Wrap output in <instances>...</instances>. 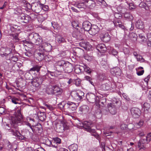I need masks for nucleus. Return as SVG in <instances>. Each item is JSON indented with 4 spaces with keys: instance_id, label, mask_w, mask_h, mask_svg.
I'll use <instances>...</instances> for the list:
<instances>
[{
    "instance_id": "49",
    "label": "nucleus",
    "mask_w": 151,
    "mask_h": 151,
    "mask_svg": "<svg viewBox=\"0 0 151 151\" xmlns=\"http://www.w3.org/2000/svg\"><path fill=\"white\" fill-rule=\"evenodd\" d=\"M72 25L74 28H76L77 27H79V25L78 22L76 21H73L72 22Z\"/></svg>"
},
{
    "instance_id": "23",
    "label": "nucleus",
    "mask_w": 151,
    "mask_h": 151,
    "mask_svg": "<svg viewBox=\"0 0 151 151\" xmlns=\"http://www.w3.org/2000/svg\"><path fill=\"white\" fill-rule=\"evenodd\" d=\"M89 108L86 105H83L80 107L79 108V111L80 114H86L88 111Z\"/></svg>"
},
{
    "instance_id": "55",
    "label": "nucleus",
    "mask_w": 151,
    "mask_h": 151,
    "mask_svg": "<svg viewBox=\"0 0 151 151\" xmlns=\"http://www.w3.org/2000/svg\"><path fill=\"white\" fill-rule=\"evenodd\" d=\"M4 149V144L3 142H0V151Z\"/></svg>"
},
{
    "instance_id": "4",
    "label": "nucleus",
    "mask_w": 151,
    "mask_h": 151,
    "mask_svg": "<svg viewBox=\"0 0 151 151\" xmlns=\"http://www.w3.org/2000/svg\"><path fill=\"white\" fill-rule=\"evenodd\" d=\"M29 38L31 40V41H25L24 42V43L28 44L33 43L36 45H39L42 42V37L37 33L33 32L30 34L29 35Z\"/></svg>"
},
{
    "instance_id": "63",
    "label": "nucleus",
    "mask_w": 151,
    "mask_h": 151,
    "mask_svg": "<svg viewBox=\"0 0 151 151\" xmlns=\"http://www.w3.org/2000/svg\"><path fill=\"white\" fill-rule=\"evenodd\" d=\"M111 53L113 55H115L117 54L118 52L115 50L113 49L111 51Z\"/></svg>"
},
{
    "instance_id": "30",
    "label": "nucleus",
    "mask_w": 151,
    "mask_h": 151,
    "mask_svg": "<svg viewBox=\"0 0 151 151\" xmlns=\"http://www.w3.org/2000/svg\"><path fill=\"white\" fill-rule=\"evenodd\" d=\"M56 40L59 43L64 42L65 41V39L63 37L60 35H58L56 36Z\"/></svg>"
},
{
    "instance_id": "34",
    "label": "nucleus",
    "mask_w": 151,
    "mask_h": 151,
    "mask_svg": "<svg viewBox=\"0 0 151 151\" xmlns=\"http://www.w3.org/2000/svg\"><path fill=\"white\" fill-rule=\"evenodd\" d=\"M49 75H50L52 76H57L58 75V72H57L56 70V71L54 72H51L47 70L46 76L47 75L48 76Z\"/></svg>"
},
{
    "instance_id": "16",
    "label": "nucleus",
    "mask_w": 151,
    "mask_h": 151,
    "mask_svg": "<svg viewBox=\"0 0 151 151\" xmlns=\"http://www.w3.org/2000/svg\"><path fill=\"white\" fill-rule=\"evenodd\" d=\"M101 40L105 42H107L110 40V36L108 32L102 33L100 36Z\"/></svg>"
},
{
    "instance_id": "40",
    "label": "nucleus",
    "mask_w": 151,
    "mask_h": 151,
    "mask_svg": "<svg viewBox=\"0 0 151 151\" xmlns=\"http://www.w3.org/2000/svg\"><path fill=\"white\" fill-rule=\"evenodd\" d=\"M22 122H21V124H22L23 125H26L27 126H28L30 127V128L32 129V130H33V128H32V126H31L30 123L27 122L26 121H24L23 120V117L22 116Z\"/></svg>"
},
{
    "instance_id": "9",
    "label": "nucleus",
    "mask_w": 151,
    "mask_h": 151,
    "mask_svg": "<svg viewBox=\"0 0 151 151\" xmlns=\"http://www.w3.org/2000/svg\"><path fill=\"white\" fill-rule=\"evenodd\" d=\"M88 100L91 103H95L96 106H98L99 104V98L96 96L95 95L93 94L90 93L89 94Z\"/></svg>"
},
{
    "instance_id": "14",
    "label": "nucleus",
    "mask_w": 151,
    "mask_h": 151,
    "mask_svg": "<svg viewBox=\"0 0 151 151\" xmlns=\"http://www.w3.org/2000/svg\"><path fill=\"white\" fill-rule=\"evenodd\" d=\"M9 47H9H7L5 49V52L3 54V55L5 57V58H6L7 56H9L12 53V48L13 49L14 48V45L13 43H12L10 45Z\"/></svg>"
},
{
    "instance_id": "46",
    "label": "nucleus",
    "mask_w": 151,
    "mask_h": 151,
    "mask_svg": "<svg viewBox=\"0 0 151 151\" xmlns=\"http://www.w3.org/2000/svg\"><path fill=\"white\" fill-rule=\"evenodd\" d=\"M128 5L129 6V9L130 10L134 9L136 7V5L133 3H129L128 4Z\"/></svg>"
},
{
    "instance_id": "59",
    "label": "nucleus",
    "mask_w": 151,
    "mask_h": 151,
    "mask_svg": "<svg viewBox=\"0 0 151 151\" xmlns=\"http://www.w3.org/2000/svg\"><path fill=\"white\" fill-rule=\"evenodd\" d=\"M123 51L124 53L126 54H129L130 52L129 49L126 48H124Z\"/></svg>"
},
{
    "instance_id": "28",
    "label": "nucleus",
    "mask_w": 151,
    "mask_h": 151,
    "mask_svg": "<svg viewBox=\"0 0 151 151\" xmlns=\"http://www.w3.org/2000/svg\"><path fill=\"white\" fill-rule=\"evenodd\" d=\"M150 108V104L147 103H145L142 106V109H143L144 112L147 113Z\"/></svg>"
},
{
    "instance_id": "5",
    "label": "nucleus",
    "mask_w": 151,
    "mask_h": 151,
    "mask_svg": "<svg viewBox=\"0 0 151 151\" xmlns=\"http://www.w3.org/2000/svg\"><path fill=\"white\" fill-rule=\"evenodd\" d=\"M66 62L64 60H61L57 62L55 64L56 70L57 72H58V75H60L62 72H63Z\"/></svg>"
},
{
    "instance_id": "32",
    "label": "nucleus",
    "mask_w": 151,
    "mask_h": 151,
    "mask_svg": "<svg viewBox=\"0 0 151 151\" xmlns=\"http://www.w3.org/2000/svg\"><path fill=\"white\" fill-rule=\"evenodd\" d=\"M78 145L75 144H72L68 147L70 151H77Z\"/></svg>"
},
{
    "instance_id": "39",
    "label": "nucleus",
    "mask_w": 151,
    "mask_h": 151,
    "mask_svg": "<svg viewBox=\"0 0 151 151\" xmlns=\"http://www.w3.org/2000/svg\"><path fill=\"white\" fill-rule=\"evenodd\" d=\"M4 144V149L9 150L12 147V145L9 141H7Z\"/></svg>"
},
{
    "instance_id": "33",
    "label": "nucleus",
    "mask_w": 151,
    "mask_h": 151,
    "mask_svg": "<svg viewBox=\"0 0 151 151\" xmlns=\"http://www.w3.org/2000/svg\"><path fill=\"white\" fill-rule=\"evenodd\" d=\"M22 66V64L19 63H17L15 64L12 67V69L15 71L18 70Z\"/></svg>"
},
{
    "instance_id": "36",
    "label": "nucleus",
    "mask_w": 151,
    "mask_h": 151,
    "mask_svg": "<svg viewBox=\"0 0 151 151\" xmlns=\"http://www.w3.org/2000/svg\"><path fill=\"white\" fill-rule=\"evenodd\" d=\"M41 11L47 12L49 9V7L48 5H46L41 3Z\"/></svg>"
},
{
    "instance_id": "20",
    "label": "nucleus",
    "mask_w": 151,
    "mask_h": 151,
    "mask_svg": "<svg viewBox=\"0 0 151 151\" xmlns=\"http://www.w3.org/2000/svg\"><path fill=\"white\" fill-rule=\"evenodd\" d=\"M111 73L112 75L118 76L120 75L121 71L119 68L116 67L111 69Z\"/></svg>"
},
{
    "instance_id": "12",
    "label": "nucleus",
    "mask_w": 151,
    "mask_h": 151,
    "mask_svg": "<svg viewBox=\"0 0 151 151\" xmlns=\"http://www.w3.org/2000/svg\"><path fill=\"white\" fill-rule=\"evenodd\" d=\"M99 30V29L96 25L91 26L90 30L88 31L89 33L91 35H95L97 34Z\"/></svg>"
},
{
    "instance_id": "57",
    "label": "nucleus",
    "mask_w": 151,
    "mask_h": 151,
    "mask_svg": "<svg viewBox=\"0 0 151 151\" xmlns=\"http://www.w3.org/2000/svg\"><path fill=\"white\" fill-rule=\"evenodd\" d=\"M127 127V125L126 124H123V123H121L120 127L121 129H125Z\"/></svg>"
},
{
    "instance_id": "53",
    "label": "nucleus",
    "mask_w": 151,
    "mask_h": 151,
    "mask_svg": "<svg viewBox=\"0 0 151 151\" xmlns=\"http://www.w3.org/2000/svg\"><path fill=\"white\" fill-rule=\"evenodd\" d=\"M83 68L88 73H89L91 72V69L89 67H87L86 66H85V67H84V68Z\"/></svg>"
},
{
    "instance_id": "21",
    "label": "nucleus",
    "mask_w": 151,
    "mask_h": 151,
    "mask_svg": "<svg viewBox=\"0 0 151 151\" xmlns=\"http://www.w3.org/2000/svg\"><path fill=\"white\" fill-rule=\"evenodd\" d=\"M82 25L84 30L88 32L92 26L91 23L88 21L84 22L83 23Z\"/></svg>"
},
{
    "instance_id": "15",
    "label": "nucleus",
    "mask_w": 151,
    "mask_h": 151,
    "mask_svg": "<svg viewBox=\"0 0 151 151\" xmlns=\"http://www.w3.org/2000/svg\"><path fill=\"white\" fill-rule=\"evenodd\" d=\"M147 143V142L146 140H145V139L144 138L138 141V146L140 150L142 149L145 150L146 148L145 144Z\"/></svg>"
},
{
    "instance_id": "64",
    "label": "nucleus",
    "mask_w": 151,
    "mask_h": 151,
    "mask_svg": "<svg viewBox=\"0 0 151 151\" xmlns=\"http://www.w3.org/2000/svg\"><path fill=\"white\" fill-rule=\"evenodd\" d=\"M34 151H45L42 148H38L35 150Z\"/></svg>"
},
{
    "instance_id": "3",
    "label": "nucleus",
    "mask_w": 151,
    "mask_h": 151,
    "mask_svg": "<svg viewBox=\"0 0 151 151\" xmlns=\"http://www.w3.org/2000/svg\"><path fill=\"white\" fill-rule=\"evenodd\" d=\"M14 11V13L15 14H20L18 17V19L21 22L27 23L31 20V17L29 15L22 13V11L20 9L16 8Z\"/></svg>"
},
{
    "instance_id": "18",
    "label": "nucleus",
    "mask_w": 151,
    "mask_h": 151,
    "mask_svg": "<svg viewBox=\"0 0 151 151\" xmlns=\"http://www.w3.org/2000/svg\"><path fill=\"white\" fill-rule=\"evenodd\" d=\"M96 49L100 53H104L106 50V48L105 45L103 44L98 45L96 47Z\"/></svg>"
},
{
    "instance_id": "56",
    "label": "nucleus",
    "mask_w": 151,
    "mask_h": 151,
    "mask_svg": "<svg viewBox=\"0 0 151 151\" xmlns=\"http://www.w3.org/2000/svg\"><path fill=\"white\" fill-rule=\"evenodd\" d=\"M56 149L57 151H68L67 149L60 147H59V148H56Z\"/></svg>"
},
{
    "instance_id": "2",
    "label": "nucleus",
    "mask_w": 151,
    "mask_h": 151,
    "mask_svg": "<svg viewBox=\"0 0 151 151\" xmlns=\"http://www.w3.org/2000/svg\"><path fill=\"white\" fill-rule=\"evenodd\" d=\"M39 48L38 50L35 52V54H37V56L40 60H42L44 59L45 55L44 53V51L46 52L50 51L52 49V46L49 43L46 42L43 43L39 46Z\"/></svg>"
},
{
    "instance_id": "22",
    "label": "nucleus",
    "mask_w": 151,
    "mask_h": 151,
    "mask_svg": "<svg viewBox=\"0 0 151 151\" xmlns=\"http://www.w3.org/2000/svg\"><path fill=\"white\" fill-rule=\"evenodd\" d=\"M41 67L42 66H41L38 65H35L34 66L33 68H31L30 70L27 71H28L27 72V73L25 74V76H26L28 74L30 75L29 72L31 71H36L37 72H39L40 71Z\"/></svg>"
},
{
    "instance_id": "45",
    "label": "nucleus",
    "mask_w": 151,
    "mask_h": 151,
    "mask_svg": "<svg viewBox=\"0 0 151 151\" xmlns=\"http://www.w3.org/2000/svg\"><path fill=\"white\" fill-rule=\"evenodd\" d=\"M84 78L85 80L88 81L92 85L94 86L93 83L91 81L92 79L91 77L88 76H85Z\"/></svg>"
},
{
    "instance_id": "61",
    "label": "nucleus",
    "mask_w": 151,
    "mask_h": 151,
    "mask_svg": "<svg viewBox=\"0 0 151 151\" xmlns=\"http://www.w3.org/2000/svg\"><path fill=\"white\" fill-rule=\"evenodd\" d=\"M5 109L3 107H0V114H3L5 113Z\"/></svg>"
},
{
    "instance_id": "8",
    "label": "nucleus",
    "mask_w": 151,
    "mask_h": 151,
    "mask_svg": "<svg viewBox=\"0 0 151 151\" xmlns=\"http://www.w3.org/2000/svg\"><path fill=\"white\" fill-rule=\"evenodd\" d=\"M61 143V139L58 137H55L53 139L52 141H49V146L50 147L55 148L56 149L60 147L58 145Z\"/></svg>"
},
{
    "instance_id": "58",
    "label": "nucleus",
    "mask_w": 151,
    "mask_h": 151,
    "mask_svg": "<svg viewBox=\"0 0 151 151\" xmlns=\"http://www.w3.org/2000/svg\"><path fill=\"white\" fill-rule=\"evenodd\" d=\"M102 88L104 90H109L110 88L109 86H106V84H103L102 85Z\"/></svg>"
},
{
    "instance_id": "44",
    "label": "nucleus",
    "mask_w": 151,
    "mask_h": 151,
    "mask_svg": "<svg viewBox=\"0 0 151 151\" xmlns=\"http://www.w3.org/2000/svg\"><path fill=\"white\" fill-rule=\"evenodd\" d=\"M144 123V121L142 120H141L138 123L135 124V126L137 128H139L142 127Z\"/></svg>"
},
{
    "instance_id": "42",
    "label": "nucleus",
    "mask_w": 151,
    "mask_h": 151,
    "mask_svg": "<svg viewBox=\"0 0 151 151\" xmlns=\"http://www.w3.org/2000/svg\"><path fill=\"white\" fill-rule=\"evenodd\" d=\"M85 59L88 61H91L94 59V58L91 56H90L88 54H85L84 56Z\"/></svg>"
},
{
    "instance_id": "31",
    "label": "nucleus",
    "mask_w": 151,
    "mask_h": 151,
    "mask_svg": "<svg viewBox=\"0 0 151 151\" xmlns=\"http://www.w3.org/2000/svg\"><path fill=\"white\" fill-rule=\"evenodd\" d=\"M10 36L13 39V40L11 41L12 42H16L18 41V35L16 34L12 33L10 34Z\"/></svg>"
},
{
    "instance_id": "50",
    "label": "nucleus",
    "mask_w": 151,
    "mask_h": 151,
    "mask_svg": "<svg viewBox=\"0 0 151 151\" xmlns=\"http://www.w3.org/2000/svg\"><path fill=\"white\" fill-rule=\"evenodd\" d=\"M76 6L78 8H84V3H81L77 4Z\"/></svg>"
},
{
    "instance_id": "43",
    "label": "nucleus",
    "mask_w": 151,
    "mask_h": 151,
    "mask_svg": "<svg viewBox=\"0 0 151 151\" xmlns=\"http://www.w3.org/2000/svg\"><path fill=\"white\" fill-rule=\"evenodd\" d=\"M9 101H11L13 103L15 104H19V99L15 97L12 98L10 99Z\"/></svg>"
},
{
    "instance_id": "19",
    "label": "nucleus",
    "mask_w": 151,
    "mask_h": 151,
    "mask_svg": "<svg viewBox=\"0 0 151 151\" xmlns=\"http://www.w3.org/2000/svg\"><path fill=\"white\" fill-rule=\"evenodd\" d=\"M6 59V60H9L11 63L16 62L18 60L17 56L12 54L8 57L7 56Z\"/></svg>"
},
{
    "instance_id": "54",
    "label": "nucleus",
    "mask_w": 151,
    "mask_h": 151,
    "mask_svg": "<svg viewBox=\"0 0 151 151\" xmlns=\"http://www.w3.org/2000/svg\"><path fill=\"white\" fill-rule=\"evenodd\" d=\"M114 16L115 18L117 19H120L122 17L121 15L117 13H116L114 14Z\"/></svg>"
},
{
    "instance_id": "51",
    "label": "nucleus",
    "mask_w": 151,
    "mask_h": 151,
    "mask_svg": "<svg viewBox=\"0 0 151 151\" xmlns=\"http://www.w3.org/2000/svg\"><path fill=\"white\" fill-rule=\"evenodd\" d=\"M76 94L81 99L82 98V96H84V93L83 92L80 91L79 93H76Z\"/></svg>"
},
{
    "instance_id": "60",
    "label": "nucleus",
    "mask_w": 151,
    "mask_h": 151,
    "mask_svg": "<svg viewBox=\"0 0 151 151\" xmlns=\"http://www.w3.org/2000/svg\"><path fill=\"white\" fill-rule=\"evenodd\" d=\"M81 83V80L78 79H77L75 80V85L76 86H79Z\"/></svg>"
},
{
    "instance_id": "48",
    "label": "nucleus",
    "mask_w": 151,
    "mask_h": 151,
    "mask_svg": "<svg viewBox=\"0 0 151 151\" xmlns=\"http://www.w3.org/2000/svg\"><path fill=\"white\" fill-rule=\"evenodd\" d=\"M44 105L45 106H46V107L50 111L53 110L55 109V107L52 105L47 104L45 103L44 104Z\"/></svg>"
},
{
    "instance_id": "52",
    "label": "nucleus",
    "mask_w": 151,
    "mask_h": 151,
    "mask_svg": "<svg viewBox=\"0 0 151 151\" xmlns=\"http://www.w3.org/2000/svg\"><path fill=\"white\" fill-rule=\"evenodd\" d=\"M25 6L28 9H32V5H31L29 3H26L25 4Z\"/></svg>"
},
{
    "instance_id": "41",
    "label": "nucleus",
    "mask_w": 151,
    "mask_h": 151,
    "mask_svg": "<svg viewBox=\"0 0 151 151\" xmlns=\"http://www.w3.org/2000/svg\"><path fill=\"white\" fill-rule=\"evenodd\" d=\"M18 26L17 25L12 24L10 26L11 30L13 32H16L18 30Z\"/></svg>"
},
{
    "instance_id": "24",
    "label": "nucleus",
    "mask_w": 151,
    "mask_h": 151,
    "mask_svg": "<svg viewBox=\"0 0 151 151\" xmlns=\"http://www.w3.org/2000/svg\"><path fill=\"white\" fill-rule=\"evenodd\" d=\"M133 54L136 58L137 59V61L140 62L141 63H142L145 62V60L142 57V56L140 55H138L136 52L134 51L133 52Z\"/></svg>"
},
{
    "instance_id": "29",
    "label": "nucleus",
    "mask_w": 151,
    "mask_h": 151,
    "mask_svg": "<svg viewBox=\"0 0 151 151\" xmlns=\"http://www.w3.org/2000/svg\"><path fill=\"white\" fill-rule=\"evenodd\" d=\"M143 68L142 67H139L137 68H136V69L137 71V74L138 76H140L142 75L144 72V71L143 70Z\"/></svg>"
},
{
    "instance_id": "47",
    "label": "nucleus",
    "mask_w": 151,
    "mask_h": 151,
    "mask_svg": "<svg viewBox=\"0 0 151 151\" xmlns=\"http://www.w3.org/2000/svg\"><path fill=\"white\" fill-rule=\"evenodd\" d=\"M151 133L148 134L146 136V138H144L145 140H146L147 142V143H148L151 140Z\"/></svg>"
},
{
    "instance_id": "37",
    "label": "nucleus",
    "mask_w": 151,
    "mask_h": 151,
    "mask_svg": "<svg viewBox=\"0 0 151 151\" xmlns=\"http://www.w3.org/2000/svg\"><path fill=\"white\" fill-rule=\"evenodd\" d=\"M83 127L88 129L91 127L90 123L87 121H85L83 123Z\"/></svg>"
},
{
    "instance_id": "13",
    "label": "nucleus",
    "mask_w": 151,
    "mask_h": 151,
    "mask_svg": "<svg viewBox=\"0 0 151 151\" xmlns=\"http://www.w3.org/2000/svg\"><path fill=\"white\" fill-rule=\"evenodd\" d=\"M73 67L72 65L68 62H66L63 69V72L65 73H70L73 70Z\"/></svg>"
},
{
    "instance_id": "35",
    "label": "nucleus",
    "mask_w": 151,
    "mask_h": 151,
    "mask_svg": "<svg viewBox=\"0 0 151 151\" xmlns=\"http://www.w3.org/2000/svg\"><path fill=\"white\" fill-rule=\"evenodd\" d=\"M125 18L131 21L133 19V17L130 14L128 13H126L124 14Z\"/></svg>"
},
{
    "instance_id": "26",
    "label": "nucleus",
    "mask_w": 151,
    "mask_h": 151,
    "mask_svg": "<svg viewBox=\"0 0 151 151\" xmlns=\"http://www.w3.org/2000/svg\"><path fill=\"white\" fill-rule=\"evenodd\" d=\"M54 86L50 85H47L46 88V92L48 94H53Z\"/></svg>"
},
{
    "instance_id": "1",
    "label": "nucleus",
    "mask_w": 151,
    "mask_h": 151,
    "mask_svg": "<svg viewBox=\"0 0 151 151\" xmlns=\"http://www.w3.org/2000/svg\"><path fill=\"white\" fill-rule=\"evenodd\" d=\"M22 119L21 108H18L11 117L10 121L11 128L9 129V131L19 139L26 141L27 138L22 135L17 130V126L21 125Z\"/></svg>"
},
{
    "instance_id": "25",
    "label": "nucleus",
    "mask_w": 151,
    "mask_h": 151,
    "mask_svg": "<svg viewBox=\"0 0 151 151\" xmlns=\"http://www.w3.org/2000/svg\"><path fill=\"white\" fill-rule=\"evenodd\" d=\"M136 26L137 28L143 29L144 28V23L141 20L139 19L136 22Z\"/></svg>"
},
{
    "instance_id": "6",
    "label": "nucleus",
    "mask_w": 151,
    "mask_h": 151,
    "mask_svg": "<svg viewBox=\"0 0 151 151\" xmlns=\"http://www.w3.org/2000/svg\"><path fill=\"white\" fill-rule=\"evenodd\" d=\"M78 105L77 103L70 101H68L63 106V108L64 109L68 110L74 111L77 107Z\"/></svg>"
},
{
    "instance_id": "7",
    "label": "nucleus",
    "mask_w": 151,
    "mask_h": 151,
    "mask_svg": "<svg viewBox=\"0 0 151 151\" xmlns=\"http://www.w3.org/2000/svg\"><path fill=\"white\" fill-rule=\"evenodd\" d=\"M44 76H37L33 79L32 82V85L35 87H39L42 83Z\"/></svg>"
},
{
    "instance_id": "17",
    "label": "nucleus",
    "mask_w": 151,
    "mask_h": 151,
    "mask_svg": "<svg viewBox=\"0 0 151 151\" xmlns=\"http://www.w3.org/2000/svg\"><path fill=\"white\" fill-rule=\"evenodd\" d=\"M108 109L110 113L112 115H114L116 113L115 106L113 104L110 103L108 105Z\"/></svg>"
},
{
    "instance_id": "62",
    "label": "nucleus",
    "mask_w": 151,
    "mask_h": 151,
    "mask_svg": "<svg viewBox=\"0 0 151 151\" xmlns=\"http://www.w3.org/2000/svg\"><path fill=\"white\" fill-rule=\"evenodd\" d=\"M88 130L91 134H93L96 131L95 129H91V127L89 128Z\"/></svg>"
},
{
    "instance_id": "11",
    "label": "nucleus",
    "mask_w": 151,
    "mask_h": 151,
    "mask_svg": "<svg viewBox=\"0 0 151 151\" xmlns=\"http://www.w3.org/2000/svg\"><path fill=\"white\" fill-rule=\"evenodd\" d=\"M32 10L34 11L36 13H39L41 12V3L37 2V3H32Z\"/></svg>"
},
{
    "instance_id": "27",
    "label": "nucleus",
    "mask_w": 151,
    "mask_h": 151,
    "mask_svg": "<svg viewBox=\"0 0 151 151\" xmlns=\"http://www.w3.org/2000/svg\"><path fill=\"white\" fill-rule=\"evenodd\" d=\"M63 92L62 90L59 87L56 86H54L53 94H60Z\"/></svg>"
},
{
    "instance_id": "38",
    "label": "nucleus",
    "mask_w": 151,
    "mask_h": 151,
    "mask_svg": "<svg viewBox=\"0 0 151 151\" xmlns=\"http://www.w3.org/2000/svg\"><path fill=\"white\" fill-rule=\"evenodd\" d=\"M83 68H84V67L82 66H79L76 67L75 69V72L76 73H80L81 71Z\"/></svg>"
},
{
    "instance_id": "10",
    "label": "nucleus",
    "mask_w": 151,
    "mask_h": 151,
    "mask_svg": "<svg viewBox=\"0 0 151 151\" xmlns=\"http://www.w3.org/2000/svg\"><path fill=\"white\" fill-rule=\"evenodd\" d=\"M130 111L133 117L134 118H138L140 115V110L138 108H132L131 109Z\"/></svg>"
}]
</instances>
